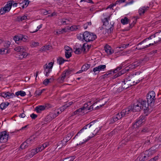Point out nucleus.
Wrapping results in <instances>:
<instances>
[{"instance_id": "obj_1", "label": "nucleus", "mask_w": 161, "mask_h": 161, "mask_svg": "<svg viewBox=\"0 0 161 161\" xmlns=\"http://www.w3.org/2000/svg\"><path fill=\"white\" fill-rule=\"evenodd\" d=\"M14 50L18 52L16 57L19 59H22L28 55L27 53L25 52V49L22 46L16 47L14 48Z\"/></svg>"}, {"instance_id": "obj_2", "label": "nucleus", "mask_w": 161, "mask_h": 161, "mask_svg": "<svg viewBox=\"0 0 161 161\" xmlns=\"http://www.w3.org/2000/svg\"><path fill=\"white\" fill-rule=\"evenodd\" d=\"M147 103L151 107L154 105L156 100L155 94L153 91L149 92L147 95Z\"/></svg>"}, {"instance_id": "obj_3", "label": "nucleus", "mask_w": 161, "mask_h": 161, "mask_svg": "<svg viewBox=\"0 0 161 161\" xmlns=\"http://www.w3.org/2000/svg\"><path fill=\"white\" fill-rule=\"evenodd\" d=\"M83 40L86 42L93 41L97 38L96 34L93 33L86 31L84 33Z\"/></svg>"}, {"instance_id": "obj_4", "label": "nucleus", "mask_w": 161, "mask_h": 161, "mask_svg": "<svg viewBox=\"0 0 161 161\" xmlns=\"http://www.w3.org/2000/svg\"><path fill=\"white\" fill-rule=\"evenodd\" d=\"M150 39H151L149 38V36L148 37L144 39L143 40L140 42L137 45L136 49L139 50H141L147 48L153 45L154 44V43H150L149 44L144 43L146 41Z\"/></svg>"}, {"instance_id": "obj_5", "label": "nucleus", "mask_w": 161, "mask_h": 161, "mask_svg": "<svg viewBox=\"0 0 161 161\" xmlns=\"http://www.w3.org/2000/svg\"><path fill=\"white\" fill-rule=\"evenodd\" d=\"M141 104V110H143L144 113L146 114V115H147L150 112V108L149 107V104L146 100H143L142 99H139Z\"/></svg>"}, {"instance_id": "obj_6", "label": "nucleus", "mask_w": 161, "mask_h": 161, "mask_svg": "<svg viewBox=\"0 0 161 161\" xmlns=\"http://www.w3.org/2000/svg\"><path fill=\"white\" fill-rule=\"evenodd\" d=\"M96 120H94L92 122H91L89 124L86 125H85L82 129H81L79 132L76 134L75 137L74 138V139L76 137V136H78V134L80 133H81L82 132H83L84 130H88L89 129L90 130H92L96 126V125L95 124V123L96 122Z\"/></svg>"}, {"instance_id": "obj_7", "label": "nucleus", "mask_w": 161, "mask_h": 161, "mask_svg": "<svg viewBox=\"0 0 161 161\" xmlns=\"http://www.w3.org/2000/svg\"><path fill=\"white\" fill-rule=\"evenodd\" d=\"M14 2L13 0H11L8 2V3L6 4L5 6L1 8L0 11V13L1 14H4L6 12H8L10 10L12 4Z\"/></svg>"}, {"instance_id": "obj_8", "label": "nucleus", "mask_w": 161, "mask_h": 161, "mask_svg": "<svg viewBox=\"0 0 161 161\" xmlns=\"http://www.w3.org/2000/svg\"><path fill=\"white\" fill-rule=\"evenodd\" d=\"M53 64V62H50L48 64H46L43 66L44 72H45V75L47 77L49 76V74L52 71Z\"/></svg>"}, {"instance_id": "obj_9", "label": "nucleus", "mask_w": 161, "mask_h": 161, "mask_svg": "<svg viewBox=\"0 0 161 161\" xmlns=\"http://www.w3.org/2000/svg\"><path fill=\"white\" fill-rule=\"evenodd\" d=\"M8 134L6 131L0 132V143H4L7 142Z\"/></svg>"}, {"instance_id": "obj_10", "label": "nucleus", "mask_w": 161, "mask_h": 161, "mask_svg": "<svg viewBox=\"0 0 161 161\" xmlns=\"http://www.w3.org/2000/svg\"><path fill=\"white\" fill-rule=\"evenodd\" d=\"M145 116L141 115L138 119L136 120V121L133 125V128H136L138 127L140 125H142V123L145 121Z\"/></svg>"}, {"instance_id": "obj_11", "label": "nucleus", "mask_w": 161, "mask_h": 161, "mask_svg": "<svg viewBox=\"0 0 161 161\" xmlns=\"http://www.w3.org/2000/svg\"><path fill=\"white\" fill-rule=\"evenodd\" d=\"M91 102V101H89L87 103H85L83 106L81 107L84 111V110L86 109V110H88L91 111L94 109L93 106H94L95 105L97 104V103L95 102L92 105H91L92 104Z\"/></svg>"}, {"instance_id": "obj_12", "label": "nucleus", "mask_w": 161, "mask_h": 161, "mask_svg": "<svg viewBox=\"0 0 161 161\" xmlns=\"http://www.w3.org/2000/svg\"><path fill=\"white\" fill-rule=\"evenodd\" d=\"M121 22L123 25L130 23L129 27L126 29V31H128L130 30V29L132 28L136 23V22L133 21L132 23L130 24V20L126 17H125L124 19H122L121 20Z\"/></svg>"}, {"instance_id": "obj_13", "label": "nucleus", "mask_w": 161, "mask_h": 161, "mask_svg": "<svg viewBox=\"0 0 161 161\" xmlns=\"http://www.w3.org/2000/svg\"><path fill=\"white\" fill-rule=\"evenodd\" d=\"M28 37L25 35L19 34L17 36H15L14 37V40L15 42L18 43L17 42L22 41L24 42H26L27 40Z\"/></svg>"}, {"instance_id": "obj_14", "label": "nucleus", "mask_w": 161, "mask_h": 161, "mask_svg": "<svg viewBox=\"0 0 161 161\" xmlns=\"http://www.w3.org/2000/svg\"><path fill=\"white\" fill-rule=\"evenodd\" d=\"M156 37V38L158 39V40L155 39L154 40V44L157 43L161 41V33L158 32H157L153 35H152L149 36V38L151 39H153V38Z\"/></svg>"}, {"instance_id": "obj_15", "label": "nucleus", "mask_w": 161, "mask_h": 161, "mask_svg": "<svg viewBox=\"0 0 161 161\" xmlns=\"http://www.w3.org/2000/svg\"><path fill=\"white\" fill-rule=\"evenodd\" d=\"M135 78H136L135 77H134L132 76H130V75L125 79L124 80L126 82L127 85H129L131 87L135 85V83H133V82Z\"/></svg>"}, {"instance_id": "obj_16", "label": "nucleus", "mask_w": 161, "mask_h": 161, "mask_svg": "<svg viewBox=\"0 0 161 161\" xmlns=\"http://www.w3.org/2000/svg\"><path fill=\"white\" fill-rule=\"evenodd\" d=\"M57 116L56 114L50 113L47 115L44 121L47 122H49L51 121L53 119Z\"/></svg>"}, {"instance_id": "obj_17", "label": "nucleus", "mask_w": 161, "mask_h": 161, "mask_svg": "<svg viewBox=\"0 0 161 161\" xmlns=\"http://www.w3.org/2000/svg\"><path fill=\"white\" fill-rule=\"evenodd\" d=\"M139 100L135 103L133 105V108L132 110L133 111L138 112L141 110V104Z\"/></svg>"}, {"instance_id": "obj_18", "label": "nucleus", "mask_w": 161, "mask_h": 161, "mask_svg": "<svg viewBox=\"0 0 161 161\" xmlns=\"http://www.w3.org/2000/svg\"><path fill=\"white\" fill-rule=\"evenodd\" d=\"M130 76H132L134 77H135L133 81V83H135V85L138 84L140 81L144 79V78H140V75H130Z\"/></svg>"}, {"instance_id": "obj_19", "label": "nucleus", "mask_w": 161, "mask_h": 161, "mask_svg": "<svg viewBox=\"0 0 161 161\" xmlns=\"http://www.w3.org/2000/svg\"><path fill=\"white\" fill-rule=\"evenodd\" d=\"M73 135V132L69 133L66 135V137L63 140L61 141V142L63 144L65 145L67 142L71 139Z\"/></svg>"}, {"instance_id": "obj_20", "label": "nucleus", "mask_w": 161, "mask_h": 161, "mask_svg": "<svg viewBox=\"0 0 161 161\" xmlns=\"http://www.w3.org/2000/svg\"><path fill=\"white\" fill-rule=\"evenodd\" d=\"M76 49L75 50V53L76 54H80L82 51H84L83 49V47L81 44H80L79 43H76L75 45Z\"/></svg>"}, {"instance_id": "obj_21", "label": "nucleus", "mask_w": 161, "mask_h": 161, "mask_svg": "<svg viewBox=\"0 0 161 161\" xmlns=\"http://www.w3.org/2000/svg\"><path fill=\"white\" fill-rule=\"evenodd\" d=\"M37 137L36 136H32L30 138L27 139L26 140V142L28 144L29 146L33 143L37 139Z\"/></svg>"}, {"instance_id": "obj_22", "label": "nucleus", "mask_w": 161, "mask_h": 161, "mask_svg": "<svg viewBox=\"0 0 161 161\" xmlns=\"http://www.w3.org/2000/svg\"><path fill=\"white\" fill-rule=\"evenodd\" d=\"M104 49L105 52L108 55H111L114 53V51L112 49L111 47L108 45L104 47Z\"/></svg>"}, {"instance_id": "obj_23", "label": "nucleus", "mask_w": 161, "mask_h": 161, "mask_svg": "<svg viewBox=\"0 0 161 161\" xmlns=\"http://www.w3.org/2000/svg\"><path fill=\"white\" fill-rule=\"evenodd\" d=\"M131 111V108L129 107L122 110L121 113L123 117H126L128 115L129 113Z\"/></svg>"}, {"instance_id": "obj_24", "label": "nucleus", "mask_w": 161, "mask_h": 161, "mask_svg": "<svg viewBox=\"0 0 161 161\" xmlns=\"http://www.w3.org/2000/svg\"><path fill=\"white\" fill-rule=\"evenodd\" d=\"M142 65V63L140 62V60L139 61H136L134 62L131 64L129 66L130 69H135L136 67Z\"/></svg>"}, {"instance_id": "obj_25", "label": "nucleus", "mask_w": 161, "mask_h": 161, "mask_svg": "<svg viewBox=\"0 0 161 161\" xmlns=\"http://www.w3.org/2000/svg\"><path fill=\"white\" fill-rule=\"evenodd\" d=\"M106 66L105 65H102L94 68L93 71L95 73L97 71H100L101 70H104L106 68Z\"/></svg>"}, {"instance_id": "obj_26", "label": "nucleus", "mask_w": 161, "mask_h": 161, "mask_svg": "<svg viewBox=\"0 0 161 161\" xmlns=\"http://www.w3.org/2000/svg\"><path fill=\"white\" fill-rule=\"evenodd\" d=\"M45 109L44 105L38 106L35 108V110L37 113H41L42 111Z\"/></svg>"}, {"instance_id": "obj_27", "label": "nucleus", "mask_w": 161, "mask_h": 161, "mask_svg": "<svg viewBox=\"0 0 161 161\" xmlns=\"http://www.w3.org/2000/svg\"><path fill=\"white\" fill-rule=\"evenodd\" d=\"M150 130L148 127H144L141 128L139 130L140 133L142 134H144L148 132Z\"/></svg>"}, {"instance_id": "obj_28", "label": "nucleus", "mask_w": 161, "mask_h": 161, "mask_svg": "<svg viewBox=\"0 0 161 161\" xmlns=\"http://www.w3.org/2000/svg\"><path fill=\"white\" fill-rule=\"evenodd\" d=\"M65 77V75L62 73L61 75L57 79V81L60 83H63L64 81Z\"/></svg>"}, {"instance_id": "obj_29", "label": "nucleus", "mask_w": 161, "mask_h": 161, "mask_svg": "<svg viewBox=\"0 0 161 161\" xmlns=\"http://www.w3.org/2000/svg\"><path fill=\"white\" fill-rule=\"evenodd\" d=\"M82 46L83 47V49L84 50V52H87L88 51L89 49L91 47V45H89L86 43H85L82 45Z\"/></svg>"}, {"instance_id": "obj_30", "label": "nucleus", "mask_w": 161, "mask_h": 161, "mask_svg": "<svg viewBox=\"0 0 161 161\" xmlns=\"http://www.w3.org/2000/svg\"><path fill=\"white\" fill-rule=\"evenodd\" d=\"M138 158H139L141 161H144L148 159L144 153H141Z\"/></svg>"}, {"instance_id": "obj_31", "label": "nucleus", "mask_w": 161, "mask_h": 161, "mask_svg": "<svg viewBox=\"0 0 161 161\" xmlns=\"http://www.w3.org/2000/svg\"><path fill=\"white\" fill-rule=\"evenodd\" d=\"M113 25H111V26L108 29H105V32L103 31V33L104 34L107 33L108 34H111L114 30Z\"/></svg>"}, {"instance_id": "obj_32", "label": "nucleus", "mask_w": 161, "mask_h": 161, "mask_svg": "<svg viewBox=\"0 0 161 161\" xmlns=\"http://www.w3.org/2000/svg\"><path fill=\"white\" fill-rule=\"evenodd\" d=\"M9 103L8 102L2 103L0 104V109L2 110L8 106Z\"/></svg>"}, {"instance_id": "obj_33", "label": "nucleus", "mask_w": 161, "mask_h": 161, "mask_svg": "<svg viewBox=\"0 0 161 161\" xmlns=\"http://www.w3.org/2000/svg\"><path fill=\"white\" fill-rule=\"evenodd\" d=\"M84 112V111L83 110L82 108H81L74 111V115H80L81 114H82Z\"/></svg>"}, {"instance_id": "obj_34", "label": "nucleus", "mask_w": 161, "mask_h": 161, "mask_svg": "<svg viewBox=\"0 0 161 161\" xmlns=\"http://www.w3.org/2000/svg\"><path fill=\"white\" fill-rule=\"evenodd\" d=\"M66 61L62 57H58L57 59V62L60 65L63 64L65 61Z\"/></svg>"}, {"instance_id": "obj_35", "label": "nucleus", "mask_w": 161, "mask_h": 161, "mask_svg": "<svg viewBox=\"0 0 161 161\" xmlns=\"http://www.w3.org/2000/svg\"><path fill=\"white\" fill-rule=\"evenodd\" d=\"M75 158V156L69 157L61 159L60 161H73Z\"/></svg>"}, {"instance_id": "obj_36", "label": "nucleus", "mask_w": 161, "mask_h": 161, "mask_svg": "<svg viewBox=\"0 0 161 161\" xmlns=\"http://www.w3.org/2000/svg\"><path fill=\"white\" fill-rule=\"evenodd\" d=\"M15 95L17 96L20 95L21 97H24L26 95V93L23 91H19L15 93Z\"/></svg>"}, {"instance_id": "obj_37", "label": "nucleus", "mask_w": 161, "mask_h": 161, "mask_svg": "<svg viewBox=\"0 0 161 161\" xmlns=\"http://www.w3.org/2000/svg\"><path fill=\"white\" fill-rule=\"evenodd\" d=\"M149 60V57L147 56H145L142 59L140 60V62L142 63V65H143L145 63L148 61Z\"/></svg>"}, {"instance_id": "obj_38", "label": "nucleus", "mask_w": 161, "mask_h": 161, "mask_svg": "<svg viewBox=\"0 0 161 161\" xmlns=\"http://www.w3.org/2000/svg\"><path fill=\"white\" fill-rule=\"evenodd\" d=\"M9 92H2L0 93V95L4 97V98H7L8 97V99L9 98Z\"/></svg>"}, {"instance_id": "obj_39", "label": "nucleus", "mask_w": 161, "mask_h": 161, "mask_svg": "<svg viewBox=\"0 0 161 161\" xmlns=\"http://www.w3.org/2000/svg\"><path fill=\"white\" fill-rule=\"evenodd\" d=\"M60 22L62 25H68L69 24V20L67 19L63 18L61 19Z\"/></svg>"}, {"instance_id": "obj_40", "label": "nucleus", "mask_w": 161, "mask_h": 161, "mask_svg": "<svg viewBox=\"0 0 161 161\" xmlns=\"http://www.w3.org/2000/svg\"><path fill=\"white\" fill-rule=\"evenodd\" d=\"M79 28V25H73L69 27V30L71 31H76L78 30Z\"/></svg>"}, {"instance_id": "obj_41", "label": "nucleus", "mask_w": 161, "mask_h": 161, "mask_svg": "<svg viewBox=\"0 0 161 161\" xmlns=\"http://www.w3.org/2000/svg\"><path fill=\"white\" fill-rule=\"evenodd\" d=\"M71 51L72 49H70V51L65 52V56L67 58H69L71 56Z\"/></svg>"}, {"instance_id": "obj_42", "label": "nucleus", "mask_w": 161, "mask_h": 161, "mask_svg": "<svg viewBox=\"0 0 161 161\" xmlns=\"http://www.w3.org/2000/svg\"><path fill=\"white\" fill-rule=\"evenodd\" d=\"M28 146H29V145H28V144L25 141V142H23L20 145V147L22 149H25V148L27 147Z\"/></svg>"}, {"instance_id": "obj_43", "label": "nucleus", "mask_w": 161, "mask_h": 161, "mask_svg": "<svg viewBox=\"0 0 161 161\" xmlns=\"http://www.w3.org/2000/svg\"><path fill=\"white\" fill-rule=\"evenodd\" d=\"M90 67V64H85L82 67V69L84 71L87 70Z\"/></svg>"}, {"instance_id": "obj_44", "label": "nucleus", "mask_w": 161, "mask_h": 161, "mask_svg": "<svg viewBox=\"0 0 161 161\" xmlns=\"http://www.w3.org/2000/svg\"><path fill=\"white\" fill-rule=\"evenodd\" d=\"M38 153L37 149H32L31 151V153L29 154V156L32 157Z\"/></svg>"}, {"instance_id": "obj_45", "label": "nucleus", "mask_w": 161, "mask_h": 161, "mask_svg": "<svg viewBox=\"0 0 161 161\" xmlns=\"http://www.w3.org/2000/svg\"><path fill=\"white\" fill-rule=\"evenodd\" d=\"M127 84L125 80L122 81L121 85H122V87H123V88L124 89H126L130 87L129 85H127Z\"/></svg>"}, {"instance_id": "obj_46", "label": "nucleus", "mask_w": 161, "mask_h": 161, "mask_svg": "<svg viewBox=\"0 0 161 161\" xmlns=\"http://www.w3.org/2000/svg\"><path fill=\"white\" fill-rule=\"evenodd\" d=\"M118 120H119V119H118L117 117L115 115L114 116H113L112 118L110 119V123H113L117 121Z\"/></svg>"}, {"instance_id": "obj_47", "label": "nucleus", "mask_w": 161, "mask_h": 161, "mask_svg": "<svg viewBox=\"0 0 161 161\" xmlns=\"http://www.w3.org/2000/svg\"><path fill=\"white\" fill-rule=\"evenodd\" d=\"M52 46L48 45H47L44 46V47H42V49L43 51H46L47 50H49L50 49L52 48Z\"/></svg>"}, {"instance_id": "obj_48", "label": "nucleus", "mask_w": 161, "mask_h": 161, "mask_svg": "<svg viewBox=\"0 0 161 161\" xmlns=\"http://www.w3.org/2000/svg\"><path fill=\"white\" fill-rule=\"evenodd\" d=\"M130 70V68H129V66L126 67L124 69H122L120 71L122 74L125 73L126 72Z\"/></svg>"}, {"instance_id": "obj_49", "label": "nucleus", "mask_w": 161, "mask_h": 161, "mask_svg": "<svg viewBox=\"0 0 161 161\" xmlns=\"http://www.w3.org/2000/svg\"><path fill=\"white\" fill-rule=\"evenodd\" d=\"M143 142L144 143V145L145 144L146 145H149L151 143L150 139L148 137L146 139L144 140L143 141Z\"/></svg>"}, {"instance_id": "obj_50", "label": "nucleus", "mask_w": 161, "mask_h": 161, "mask_svg": "<svg viewBox=\"0 0 161 161\" xmlns=\"http://www.w3.org/2000/svg\"><path fill=\"white\" fill-rule=\"evenodd\" d=\"M103 23V25L106 26L109 24L107 18H104L102 20Z\"/></svg>"}, {"instance_id": "obj_51", "label": "nucleus", "mask_w": 161, "mask_h": 161, "mask_svg": "<svg viewBox=\"0 0 161 161\" xmlns=\"http://www.w3.org/2000/svg\"><path fill=\"white\" fill-rule=\"evenodd\" d=\"M17 18L18 21H22L23 20L26 19H27V17L25 15L22 16H18Z\"/></svg>"}, {"instance_id": "obj_52", "label": "nucleus", "mask_w": 161, "mask_h": 161, "mask_svg": "<svg viewBox=\"0 0 161 161\" xmlns=\"http://www.w3.org/2000/svg\"><path fill=\"white\" fill-rule=\"evenodd\" d=\"M144 153V154H145L146 157H147V159L149 157L152 156L151 153H150V151H149V149L145 151V152Z\"/></svg>"}, {"instance_id": "obj_53", "label": "nucleus", "mask_w": 161, "mask_h": 161, "mask_svg": "<svg viewBox=\"0 0 161 161\" xmlns=\"http://www.w3.org/2000/svg\"><path fill=\"white\" fill-rule=\"evenodd\" d=\"M71 71L70 69H68L64 70L63 73L64 75H65V76L66 77V76L69 75L70 74Z\"/></svg>"}, {"instance_id": "obj_54", "label": "nucleus", "mask_w": 161, "mask_h": 161, "mask_svg": "<svg viewBox=\"0 0 161 161\" xmlns=\"http://www.w3.org/2000/svg\"><path fill=\"white\" fill-rule=\"evenodd\" d=\"M30 46L32 47L37 46L39 44L38 42H34V41H31L30 43Z\"/></svg>"}, {"instance_id": "obj_55", "label": "nucleus", "mask_w": 161, "mask_h": 161, "mask_svg": "<svg viewBox=\"0 0 161 161\" xmlns=\"http://www.w3.org/2000/svg\"><path fill=\"white\" fill-rule=\"evenodd\" d=\"M28 0H25L23 2V3H24L23 5L22 6V7L23 8H24L25 7H26L29 4V2H28Z\"/></svg>"}, {"instance_id": "obj_56", "label": "nucleus", "mask_w": 161, "mask_h": 161, "mask_svg": "<svg viewBox=\"0 0 161 161\" xmlns=\"http://www.w3.org/2000/svg\"><path fill=\"white\" fill-rule=\"evenodd\" d=\"M145 12V10L144 9L143 7L142 8H140L138 11L139 14L140 15H141L142 14H144Z\"/></svg>"}, {"instance_id": "obj_57", "label": "nucleus", "mask_w": 161, "mask_h": 161, "mask_svg": "<svg viewBox=\"0 0 161 161\" xmlns=\"http://www.w3.org/2000/svg\"><path fill=\"white\" fill-rule=\"evenodd\" d=\"M149 149L150 153H151L152 155L155 153L156 152L155 147H152Z\"/></svg>"}, {"instance_id": "obj_58", "label": "nucleus", "mask_w": 161, "mask_h": 161, "mask_svg": "<svg viewBox=\"0 0 161 161\" xmlns=\"http://www.w3.org/2000/svg\"><path fill=\"white\" fill-rule=\"evenodd\" d=\"M44 90V89L42 90H36L35 92V94H36V95H40Z\"/></svg>"}, {"instance_id": "obj_59", "label": "nucleus", "mask_w": 161, "mask_h": 161, "mask_svg": "<svg viewBox=\"0 0 161 161\" xmlns=\"http://www.w3.org/2000/svg\"><path fill=\"white\" fill-rule=\"evenodd\" d=\"M93 136H89L88 138L87 139H86V140H85L84 142H80L79 144H77V145H80L81 144H83V143L88 142L90 139L92 138Z\"/></svg>"}, {"instance_id": "obj_60", "label": "nucleus", "mask_w": 161, "mask_h": 161, "mask_svg": "<svg viewBox=\"0 0 161 161\" xmlns=\"http://www.w3.org/2000/svg\"><path fill=\"white\" fill-rule=\"evenodd\" d=\"M84 36V33L83 34H80L77 35V38L78 39L80 40H81L82 41H83L84 40H83Z\"/></svg>"}, {"instance_id": "obj_61", "label": "nucleus", "mask_w": 161, "mask_h": 161, "mask_svg": "<svg viewBox=\"0 0 161 161\" xmlns=\"http://www.w3.org/2000/svg\"><path fill=\"white\" fill-rule=\"evenodd\" d=\"M36 149H37L38 152L41 151L44 149L43 147H42L41 145H39Z\"/></svg>"}, {"instance_id": "obj_62", "label": "nucleus", "mask_w": 161, "mask_h": 161, "mask_svg": "<svg viewBox=\"0 0 161 161\" xmlns=\"http://www.w3.org/2000/svg\"><path fill=\"white\" fill-rule=\"evenodd\" d=\"M115 89H117L116 91V92H120L124 89L123 88V87H122V85L121 86L119 87V88L116 87Z\"/></svg>"}, {"instance_id": "obj_63", "label": "nucleus", "mask_w": 161, "mask_h": 161, "mask_svg": "<svg viewBox=\"0 0 161 161\" xmlns=\"http://www.w3.org/2000/svg\"><path fill=\"white\" fill-rule=\"evenodd\" d=\"M115 115L117 117L118 119H121L122 117H123L121 112L118 113V114H115Z\"/></svg>"}, {"instance_id": "obj_64", "label": "nucleus", "mask_w": 161, "mask_h": 161, "mask_svg": "<svg viewBox=\"0 0 161 161\" xmlns=\"http://www.w3.org/2000/svg\"><path fill=\"white\" fill-rule=\"evenodd\" d=\"M44 107L45 108V109H48L49 108H52V106L49 103H46L44 105Z\"/></svg>"}]
</instances>
